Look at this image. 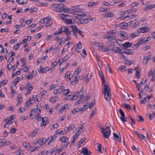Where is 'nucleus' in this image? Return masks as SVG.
<instances>
[{"label":"nucleus","mask_w":155,"mask_h":155,"mask_svg":"<svg viewBox=\"0 0 155 155\" xmlns=\"http://www.w3.org/2000/svg\"><path fill=\"white\" fill-rule=\"evenodd\" d=\"M121 71H126L127 70V68L125 66L122 65L120 66L119 68Z\"/></svg>","instance_id":"nucleus-34"},{"label":"nucleus","mask_w":155,"mask_h":155,"mask_svg":"<svg viewBox=\"0 0 155 155\" xmlns=\"http://www.w3.org/2000/svg\"><path fill=\"white\" fill-rule=\"evenodd\" d=\"M82 110H81V108H76L75 109H74L72 112V113L73 114H75L77 112H80V111H81L82 112Z\"/></svg>","instance_id":"nucleus-27"},{"label":"nucleus","mask_w":155,"mask_h":155,"mask_svg":"<svg viewBox=\"0 0 155 155\" xmlns=\"http://www.w3.org/2000/svg\"><path fill=\"white\" fill-rule=\"evenodd\" d=\"M94 101L95 100L94 99H93L91 103L90 104V105L89 106V108L91 109V108L93 106L94 104Z\"/></svg>","instance_id":"nucleus-52"},{"label":"nucleus","mask_w":155,"mask_h":155,"mask_svg":"<svg viewBox=\"0 0 155 155\" xmlns=\"http://www.w3.org/2000/svg\"><path fill=\"white\" fill-rule=\"evenodd\" d=\"M58 16L61 19L65 21L69 18H68V17H69L68 15L64 14H60Z\"/></svg>","instance_id":"nucleus-15"},{"label":"nucleus","mask_w":155,"mask_h":155,"mask_svg":"<svg viewBox=\"0 0 155 155\" xmlns=\"http://www.w3.org/2000/svg\"><path fill=\"white\" fill-rule=\"evenodd\" d=\"M122 105L128 110L132 109L130 105L127 103L122 104Z\"/></svg>","instance_id":"nucleus-24"},{"label":"nucleus","mask_w":155,"mask_h":155,"mask_svg":"<svg viewBox=\"0 0 155 155\" xmlns=\"http://www.w3.org/2000/svg\"><path fill=\"white\" fill-rule=\"evenodd\" d=\"M34 103V101H33V100H32V101H29V100H28L26 103V106H27L28 107L29 106L31 105Z\"/></svg>","instance_id":"nucleus-29"},{"label":"nucleus","mask_w":155,"mask_h":155,"mask_svg":"<svg viewBox=\"0 0 155 155\" xmlns=\"http://www.w3.org/2000/svg\"><path fill=\"white\" fill-rule=\"evenodd\" d=\"M53 97H51L49 99L50 101L52 103H53L54 102L57 101L58 99V98L56 97H55L54 98V100H53Z\"/></svg>","instance_id":"nucleus-46"},{"label":"nucleus","mask_w":155,"mask_h":155,"mask_svg":"<svg viewBox=\"0 0 155 155\" xmlns=\"http://www.w3.org/2000/svg\"><path fill=\"white\" fill-rule=\"evenodd\" d=\"M78 7L79 6L78 5L75 6L74 8L71 9L65 7L64 4L61 3L59 4L58 7L53 10L58 12H61L62 11L64 13H69L71 12L72 14L74 12H81V9L79 8Z\"/></svg>","instance_id":"nucleus-1"},{"label":"nucleus","mask_w":155,"mask_h":155,"mask_svg":"<svg viewBox=\"0 0 155 155\" xmlns=\"http://www.w3.org/2000/svg\"><path fill=\"white\" fill-rule=\"evenodd\" d=\"M76 46L77 47V48H78V49H81L82 48V46L81 44L80 41L77 44Z\"/></svg>","instance_id":"nucleus-54"},{"label":"nucleus","mask_w":155,"mask_h":155,"mask_svg":"<svg viewBox=\"0 0 155 155\" xmlns=\"http://www.w3.org/2000/svg\"><path fill=\"white\" fill-rule=\"evenodd\" d=\"M63 32H64L67 36L69 35L71 33V31H69L68 28L64 26H62L60 28V30L59 31H56L54 33L53 35H56L61 34Z\"/></svg>","instance_id":"nucleus-4"},{"label":"nucleus","mask_w":155,"mask_h":155,"mask_svg":"<svg viewBox=\"0 0 155 155\" xmlns=\"http://www.w3.org/2000/svg\"><path fill=\"white\" fill-rule=\"evenodd\" d=\"M87 108V105H84L83 107L81 108V109L82 110V112H83L85 110H86Z\"/></svg>","instance_id":"nucleus-58"},{"label":"nucleus","mask_w":155,"mask_h":155,"mask_svg":"<svg viewBox=\"0 0 155 155\" xmlns=\"http://www.w3.org/2000/svg\"><path fill=\"white\" fill-rule=\"evenodd\" d=\"M146 81V79L143 78V81H141L140 83H139L140 85H142L144 84Z\"/></svg>","instance_id":"nucleus-63"},{"label":"nucleus","mask_w":155,"mask_h":155,"mask_svg":"<svg viewBox=\"0 0 155 155\" xmlns=\"http://www.w3.org/2000/svg\"><path fill=\"white\" fill-rule=\"evenodd\" d=\"M114 16V14L112 13H106L105 14L104 16L105 17H112Z\"/></svg>","instance_id":"nucleus-28"},{"label":"nucleus","mask_w":155,"mask_h":155,"mask_svg":"<svg viewBox=\"0 0 155 155\" xmlns=\"http://www.w3.org/2000/svg\"><path fill=\"white\" fill-rule=\"evenodd\" d=\"M38 6H46V3H43L42 2H38Z\"/></svg>","instance_id":"nucleus-56"},{"label":"nucleus","mask_w":155,"mask_h":155,"mask_svg":"<svg viewBox=\"0 0 155 155\" xmlns=\"http://www.w3.org/2000/svg\"><path fill=\"white\" fill-rule=\"evenodd\" d=\"M97 151L99 153H101L102 152L101 150V145L99 143H97Z\"/></svg>","instance_id":"nucleus-33"},{"label":"nucleus","mask_w":155,"mask_h":155,"mask_svg":"<svg viewBox=\"0 0 155 155\" xmlns=\"http://www.w3.org/2000/svg\"><path fill=\"white\" fill-rule=\"evenodd\" d=\"M59 140L62 143H64L63 145L64 148H65L67 147L69 143L68 138L64 136L61 137Z\"/></svg>","instance_id":"nucleus-6"},{"label":"nucleus","mask_w":155,"mask_h":155,"mask_svg":"<svg viewBox=\"0 0 155 155\" xmlns=\"http://www.w3.org/2000/svg\"><path fill=\"white\" fill-rule=\"evenodd\" d=\"M71 75V74H70L69 71H68L65 73V78H68L69 76L70 77Z\"/></svg>","instance_id":"nucleus-64"},{"label":"nucleus","mask_w":155,"mask_h":155,"mask_svg":"<svg viewBox=\"0 0 155 155\" xmlns=\"http://www.w3.org/2000/svg\"><path fill=\"white\" fill-rule=\"evenodd\" d=\"M30 9V11H29V12H30L31 13H32L35 12L37 10V8H35V7L32 8H31Z\"/></svg>","instance_id":"nucleus-45"},{"label":"nucleus","mask_w":155,"mask_h":155,"mask_svg":"<svg viewBox=\"0 0 155 155\" xmlns=\"http://www.w3.org/2000/svg\"><path fill=\"white\" fill-rule=\"evenodd\" d=\"M137 120L140 122H142L144 120L143 117L140 115H137L136 116Z\"/></svg>","instance_id":"nucleus-30"},{"label":"nucleus","mask_w":155,"mask_h":155,"mask_svg":"<svg viewBox=\"0 0 155 155\" xmlns=\"http://www.w3.org/2000/svg\"><path fill=\"white\" fill-rule=\"evenodd\" d=\"M137 43V44L138 45H139V46L140 45H142V44H144L145 43V41H144V40H143V38L142 39H139Z\"/></svg>","instance_id":"nucleus-31"},{"label":"nucleus","mask_w":155,"mask_h":155,"mask_svg":"<svg viewBox=\"0 0 155 155\" xmlns=\"http://www.w3.org/2000/svg\"><path fill=\"white\" fill-rule=\"evenodd\" d=\"M111 50L115 53L119 54L121 52V48L119 47H114L111 49Z\"/></svg>","instance_id":"nucleus-16"},{"label":"nucleus","mask_w":155,"mask_h":155,"mask_svg":"<svg viewBox=\"0 0 155 155\" xmlns=\"http://www.w3.org/2000/svg\"><path fill=\"white\" fill-rule=\"evenodd\" d=\"M80 94L78 91L75 92L73 93V94L71 95V101L75 100L78 99V96L77 95Z\"/></svg>","instance_id":"nucleus-14"},{"label":"nucleus","mask_w":155,"mask_h":155,"mask_svg":"<svg viewBox=\"0 0 155 155\" xmlns=\"http://www.w3.org/2000/svg\"><path fill=\"white\" fill-rule=\"evenodd\" d=\"M96 110V109H95L92 112L91 114L89 115L90 118H91L93 116L96 114L97 112Z\"/></svg>","instance_id":"nucleus-39"},{"label":"nucleus","mask_w":155,"mask_h":155,"mask_svg":"<svg viewBox=\"0 0 155 155\" xmlns=\"http://www.w3.org/2000/svg\"><path fill=\"white\" fill-rule=\"evenodd\" d=\"M22 42H20L16 44L14 46V48L16 50H17L19 48V47L21 45Z\"/></svg>","instance_id":"nucleus-37"},{"label":"nucleus","mask_w":155,"mask_h":155,"mask_svg":"<svg viewBox=\"0 0 155 155\" xmlns=\"http://www.w3.org/2000/svg\"><path fill=\"white\" fill-rule=\"evenodd\" d=\"M79 129L78 131L76 132L75 134L74 135L76 136L75 137L77 138L81 134V132L80 131H79Z\"/></svg>","instance_id":"nucleus-61"},{"label":"nucleus","mask_w":155,"mask_h":155,"mask_svg":"<svg viewBox=\"0 0 155 155\" xmlns=\"http://www.w3.org/2000/svg\"><path fill=\"white\" fill-rule=\"evenodd\" d=\"M28 2V0H16V2H18L20 5H24L26 4Z\"/></svg>","instance_id":"nucleus-21"},{"label":"nucleus","mask_w":155,"mask_h":155,"mask_svg":"<svg viewBox=\"0 0 155 155\" xmlns=\"http://www.w3.org/2000/svg\"><path fill=\"white\" fill-rule=\"evenodd\" d=\"M39 114H37L36 116V119L37 121H41V120L42 119V117H39Z\"/></svg>","instance_id":"nucleus-49"},{"label":"nucleus","mask_w":155,"mask_h":155,"mask_svg":"<svg viewBox=\"0 0 155 155\" xmlns=\"http://www.w3.org/2000/svg\"><path fill=\"white\" fill-rule=\"evenodd\" d=\"M75 128V126L73 124H71L67 128V131L68 132L71 130H73Z\"/></svg>","instance_id":"nucleus-25"},{"label":"nucleus","mask_w":155,"mask_h":155,"mask_svg":"<svg viewBox=\"0 0 155 155\" xmlns=\"http://www.w3.org/2000/svg\"><path fill=\"white\" fill-rule=\"evenodd\" d=\"M109 49L108 48L106 47L103 46L101 48V50L105 52L108 51H109Z\"/></svg>","instance_id":"nucleus-41"},{"label":"nucleus","mask_w":155,"mask_h":155,"mask_svg":"<svg viewBox=\"0 0 155 155\" xmlns=\"http://www.w3.org/2000/svg\"><path fill=\"white\" fill-rule=\"evenodd\" d=\"M41 122V126H43L44 125H45L46 124V121L44 120H43V119H42Z\"/></svg>","instance_id":"nucleus-59"},{"label":"nucleus","mask_w":155,"mask_h":155,"mask_svg":"<svg viewBox=\"0 0 155 155\" xmlns=\"http://www.w3.org/2000/svg\"><path fill=\"white\" fill-rule=\"evenodd\" d=\"M138 33H132L129 35V37L131 38L132 39L136 36H138Z\"/></svg>","instance_id":"nucleus-38"},{"label":"nucleus","mask_w":155,"mask_h":155,"mask_svg":"<svg viewBox=\"0 0 155 155\" xmlns=\"http://www.w3.org/2000/svg\"><path fill=\"white\" fill-rule=\"evenodd\" d=\"M68 104H66L62 106L58 110L59 113H61L64 110L68 109Z\"/></svg>","instance_id":"nucleus-20"},{"label":"nucleus","mask_w":155,"mask_h":155,"mask_svg":"<svg viewBox=\"0 0 155 155\" xmlns=\"http://www.w3.org/2000/svg\"><path fill=\"white\" fill-rule=\"evenodd\" d=\"M31 84V83L28 82L26 84L25 88V89H27L28 90V92L25 94L26 95L29 94L30 93L31 91L33 89V87L30 86Z\"/></svg>","instance_id":"nucleus-7"},{"label":"nucleus","mask_w":155,"mask_h":155,"mask_svg":"<svg viewBox=\"0 0 155 155\" xmlns=\"http://www.w3.org/2000/svg\"><path fill=\"white\" fill-rule=\"evenodd\" d=\"M51 19V16H49L45 18L42 20V22H44V23H45L46 22H49V21Z\"/></svg>","instance_id":"nucleus-23"},{"label":"nucleus","mask_w":155,"mask_h":155,"mask_svg":"<svg viewBox=\"0 0 155 155\" xmlns=\"http://www.w3.org/2000/svg\"><path fill=\"white\" fill-rule=\"evenodd\" d=\"M18 110L20 111L19 113H23L25 110V108L23 107L20 108Z\"/></svg>","instance_id":"nucleus-62"},{"label":"nucleus","mask_w":155,"mask_h":155,"mask_svg":"<svg viewBox=\"0 0 155 155\" xmlns=\"http://www.w3.org/2000/svg\"><path fill=\"white\" fill-rule=\"evenodd\" d=\"M102 83L104 84V87L102 89V92L104 94V98L107 101H109L110 99V87L105 84V79L102 72H101V77Z\"/></svg>","instance_id":"nucleus-2"},{"label":"nucleus","mask_w":155,"mask_h":155,"mask_svg":"<svg viewBox=\"0 0 155 155\" xmlns=\"http://www.w3.org/2000/svg\"><path fill=\"white\" fill-rule=\"evenodd\" d=\"M110 124L109 126H107L106 127V129L104 128L103 127H100L102 129L101 132L104 137L107 139L109 137L111 133V130L110 129Z\"/></svg>","instance_id":"nucleus-3"},{"label":"nucleus","mask_w":155,"mask_h":155,"mask_svg":"<svg viewBox=\"0 0 155 155\" xmlns=\"http://www.w3.org/2000/svg\"><path fill=\"white\" fill-rule=\"evenodd\" d=\"M39 130V129H36L35 130H34L32 132L30 133L29 134V136L31 137H35V136L37 134V133Z\"/></svg>","instance_id":"nucleus-18"},{"label":"nucleus","mask_w":155,"mask_h":155,"mask_svg":"<svg viewBox=\"0 0 155 155\" xmlns=\"http://www.w3.org/2000/svg\"><path fill=\"white\" fill-rule=\"evenodd\" d=\"M119 111L120 114L121 115V116L120 117V119L123 122H126L127 120L124 119L125 115L123 110L121 108H120L119 109Z\"/></svg>","instance_id":"nucleus-12"},{"label":"nucleus","mask_w":155,"mask_h":155,"mask_svg":"<svg viewBox=\"0 0 155 155\" xmlns=\"http://www.w3.org/2000/svg\"><path fill=\"white\" fill-rule=\"evenodd\" d=\"M128 15H125V14L124 13L123 15H121L120 17V20H124L126 18H128Z\"/></svg>","instance_id":"nucleus-40"},{"label":"nucleus","mask_w":155,"mask_h":155,"mask_svg":"<svg viewBox=\"0 0 155 155\" xmlns=\"http://www.w3.org/2000/svg\"><path fill=\"white\" fill-rule=\"evenodd\" d=\"M86 16V15L85 14H78L77 18L79 21L81 23L86 24L88 23V20L86 18L84 19L83 18Z\"/></svg>","instance_id":"nucleus-5"},{"label":"nucleus","mask_w":155,"mask_h":155,"mask_svg":"<svg viewBox=\"0 0 155 155\" xmlns=\"http://www.w3.org/2000/svg\"><path fill=\"white\" fill-rule=\"evenodd\" d=\"M110 8H101V12H105L107 11H109Z\"/></svg>","instance_id":"nucleus-51"},{"label":"nucleus","mask_w":155,"mask_h":155,"mask_svg":"<svg viewBox=\"0 0 155 155\" xmlns=\"http://www.w3.org/2000/svg\"><path fill=\"white\" fill-rule=\"evenodd\" d=\"M80 72V71H78L77 70L75 71H74V73L75 74V75L74 76V80L72 81H71V83L72 84H77L78 82V79L77 78L78 75L79 74Z\"/></svg>","instance_id":"nucleus-8"},{"label":"nucleus","mask_w":155,"mask_h":155,"mask_svg":"<svg viewBox=\"0 0 155 155\" xmlns=\"http://www.w3.org/2000/svg\"><path fill=\"white\" fill-rule=\"evenodd\" d=\"M150 29L148 27H143L139 28L137 30V32L139 33H145L148 32Z\"/></svg>","instance_id":"nucleus-9"},{"label":"nucleus","mask_w":155,"mask_h":155,"mask_svg":"<svg viewBox=\"0 0 155 155\" xmlns=\"http://www.w3.org/2000/svg\"><path fill=\"white\" fill-rule=\"evenodd\" d=\"M122 45L123 47V48L124 49H126L128 48L131 47L132 45V44L131 43H129L128 42H127L123 44Z\"/></svg>","instance_id":"nucleus-17"},{"label":"nucleus","mask_w":155,"mask_h":155,"mask_svg":"<svg viewBox=\"0 0 155 155\" xmlns=\"http://www.w3.org/2000/svg\"><path fill=\"white\" fill-rule=\"evenodd\" d=\"M34 72V71H33L29 75H28L27 76V78L28 79H31L33 78V77L35 76L34 75V74H32V73Z\"/></svg>","instance_id":"nucleus-48"},{"label":"nucleus","mask_w":155,"mask_h":155,"mask_svg":"<svg viewBox=\"0 0 155 155\" xmlns=\"http://www.w3.org/2000/svg\"><path fill=\"white\" fill-rule=\"evenodd\" d=\"M76 32H78L79 35H81L82 37H84V33L82 31H81L79 29H77Z\"/></svg>","instance_id":"nucleus-43"},{"label":"nucleus","mask_w":155,"mask_h":155,"mask_svg":"<svg viewBox=\"0 0 155 155\" xmlns=\"http://www.w3.org/2000/svg\"><path fill=\"white\" fill-rule=\"evenodd\" d=\"M137 43V44L138 45H139V46L140 45H142V44H144L145 43V41H144V40H143V38L142 39H139Z\"/></svg>","instance_id":"nucleus-32"},{"label":"nucleus","mask_w":155,"mask_h":155,"mask_svg":"<svg viewBox=\"0 0 155 155\" xmlns=\"http://www.w3.org/2000/svg\"><path fill=\"white\" fill-rule=\"evenodd\" d=\"M136 11V9L131 7L130 10H128L127 11L128 13H131L135 12Z\"/></svg>","instance_id":"nucleus-35"},{"label":"nucleus","mask_w":155,"mask_h":155,"mask_svg":"<svg viewBox=\"0 0 155 155\" xmlns=\"http://www.w3.org/2000/svg\"><path fill=\"white\" fill-rule=\"evenodd\" d=\"M155 70L154 69H152L149 72V76H153L155 74L154 72Z\"/></svg>","instance_id":"nucleus-36"},{"label":"nucleus","mask_w":155,"mask_h":155,"mask_svg":"<svg viewBox=\"0 0 155 155\" xmlns=\"http://www.w3.org/2000/svg\"><path fill=\"white\" fill-rule=\"evenodd\" d=\"M143 60H146L147 61H149L151 58V55H149L147 56L144 57L143 58Z\"/></svg>","instance_id":"nucleus-44"},{"label":"nucleus","mask_w":155,"mask_h":155,"mask_svg":"<svg viewBox=\"0 0 155 155\" xmlns=\"http://www.w3.org/2000/svg\"><path fill=\"white\" fill-rule=\"evenodd\" d=\"M138 137H139L140 138L142 139V140H144V139H146L145 137L142 135V134H139V135L138 136Z\"/></svg>","instance_id":"nucleus-57"},{"label":"nucleus","mask_w":155,"mask_h":155,"mask_svg":"<svg viewBox=\"0 0 155 155\" xmlns=\"http://www.w3.org/2000/svg\"><path fill=\"white\" fill-rule=\"evenodd\" d=\"M133 53V50L130 49H128L127 51H126L125 54H132Z\"/></svg>","instance_id":"nucleus-50"},{"label":"nucleus","mask_w":155,"mask_h":155,"mask_svg":"<svg viewBox=\"0 0 155 155\" xmlns=\"http://www.w3.org/2000/svg\"><path fill=\"white\" fill-rule=\"evenodd\" d=\"M70 27L73 30H74L77 31V29H78V28L77 26L74 25H71L70 26Z\"/></svg>","instance_id":"nucleus-47"},{"label":"nucleus","mask_w":155,"mask_h":155,"mask_svg":"<svg viewBox=\"0 0 155 155\" xmlns=\"http://www.w3.org/2000/svg\"><path fill=\"white\" fill-rule=\"evenodd\" d=\"M82 153L84 155H89L91 154V152L90 150H88L86 148L84 147L82 148V150L80 154Z\"/></svg>","instance_id":"nucleus-11"},{"label":"nucleus","mask_w":155,"mask_h":155,"mask_svg":"<svg viewBox=\"0 0 155 155\" xmlns=\"http://www.w3.org/2000/svg\"><path fill=\"white\" fill-rule=\"evenodd\" d=\"M63 92L64 95H66L70 93V90L68 89H67L65 90H64Z\"/></svg>","instance_id":"nucleus-53"},{"label":"nucleus","mask_w":155,"mask_h":155,"mask_svg":"<svg viewBox=\"0 0 155 155\" xmlns=\"http://www.w3.org/2000/svg\"><path fill=\"white\" fill-rule=\"evenodd\" d=\"M66 22L68 24H72L73 22H74V21H72V20L70 19L69 18L67 19V20L66 21Z\"/></svg>","instance_id":"nucleus-55"},{"label":"nucleus","mask_w":155,"mask_h":155,"mask_svg":"<svg viewBox=\"0 0 155 155\" xmlns=\"http://www.w3.org/2000/svg\"><path fill=\"white\" fill-rule=\"evenodd\" d=\"M114 137L115 138V140L116 141L117 140H118L119 142H120L121 141V138L120 137H119L118 135L115 133H114Z\"/></svg>","instance_id":"nucleus-22"},{"label":"nucleus","mask_w":155,"mask_h":155,"mask_svg":"<svg viewBox=\"0 0 155 155\" xmlns=\"http://www.w3.org/2000/svg\"><path fill=\"white\" fill-rule=\"evenodd\" d=\"M138 68L139 66H137L135 67L134 68V70H135L136 71L135 76L136 78H139L140 76V74L139 72Z\"/></svg>","instance_id":"nucleus-19"},{"label":"nucleus","mask_w":155,"mask_h":155,"mask_svg":"<svg viewBox=\"0 0 155 155\" xmlns=\"http://www.w3.org/2000/svg\"><path fill=\"white\" fill-rule=\"evenodd\" d=\"M64 87L63 86H61L59 89H56L54 90V93L56 94H58L61 93L64 90Z\"/></svg>","instance_id":"nucleus-13"},{"label":"nucleus","mask_w":155,"mask_h":155,"mask_svg":"<svg viewBox=\"0 0 155 155\" xmlns=\"http://www.w3.org/2000/svg\"><path fill=\"white\" fill-rule=\"evenodd\" d=\"M28 116H21L20 118V120L21 121L23 122L24 120L28 119Z\"/></svg>","instance_id":"nucleus-42"},{"label":"nucleus","mask_w":155,"mask_h":155,"mask_svg":"<svg viewBox=\"0 0 155 155\" xmlns=\"http://www.w3.org/2000/svg\"><path fill=\"white\" fill-rule=\"evenodd\" d=\"M0 145L2 147L4 144V140L3 139H0Z\"/></svg>","instance_id":"nucleus-60"},{"label":"nucleus","mask_w":155,"mask_h":155,"mask_svg":"<svg viewBox=\"0 0 155 155\" xmlns=\"http://www.w3.org/2000/svg\"><path fill=\"white\" fill-rule=\"evenodd\" d=\"M56 132H58V134H60V135L65 134L68 133V131H67L66 130H64L61 131H60L59 130H58L56 131Z\"/></svg>","instance_id":"nucleus-26"},{"label":"nucleus","mask_w":155,"mask_h":155,"mask_svg":"<svg viewBox=\"0 0 155 155\" xmlns=\"http://www.w3.org/2000/svg\"><path fill=\"white\" fill-rule=\"evenodd\" d=\"M53 141V138L51 137V136L49 137L46 140L45 138H43L42 139V143L41 146L43 143H46L47 142L48 143V145H49Z\"/></svg>","instance_id":"nucleus-10"}]
</instances>
